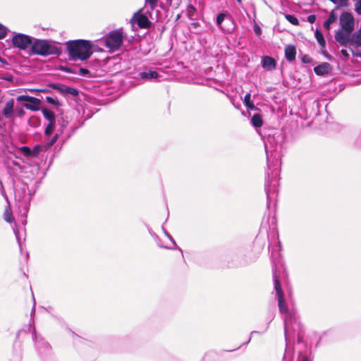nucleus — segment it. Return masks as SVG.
Wrapping results in <instances>:
<instances>
[{
  "label": "nucleus",
  "instance_id": "f257e3e1",
  "mask_svg": "<svg viewBox=\"0 0 361 361\" xmlns=\"http://www.w3.org/2000/svg\"><path fill=\"white\" fill-rule=\"evenodd\" d=\"M274 283L278 298L279 311L284 315V335L286 342V348L282 361H293V352L288 348V343L290 338L294 337L296 334L298 335V343H300V323L296 313L294 311H289L288 309L287 304L283 298V293L281 287L279 276L277 274L276 270L274 271ZM297 361H312L310 352L307 349H305L303 352L300 351Z\"/></svg>",
  "mask_w": 361,
  "mask_h": 361
},
{
  "label": "nucleus",
  "instance_id": "f03ea898",
  "mask_svg": "<svg viewBox=\"0 0 361 361\" xmlns=\"http://www.w3.org/2000/svg\"><path fill=\"white\" fill-rule=\"evenodd\" d=\"M67 48L71 59L73 61H86L92 55V46L90 42L85 39L70 41L67 43Z\"/></svg>",
  "mask_w": 361,
  "mask_h": 361
},
{
  "label": "nucleus",
  "instance_id": "7ed1b4c3",
  "mask_svg": "<svg viewBox=\"0 0 361 361\" xmlns=\"http://www.w3.org/2000/svg\"><path fill=\"white\" fill-rule=\"evenodd\" d=\"M31 51L34 54L47 56L49 55L59 56L60 49L47 40L36 39L31 46Z\"/></svg>",
  "mask_w": 361,
  "mask_h": 361
},
{
  "label": "nucleus",
  "instance_id": "20e7f679",
  "mask_svg": "<svg viewBox=\"0 0 361 361\" xmlns=\"http://www.w3.org/2000/svg\"><path fill=\"white\" fill-rule=\"evenodd\" d=\"M125 35L121 29L111 31L106 36L101 39L104 44L111 51H115L121 47Z\"/></svg>",
  "mask_w": 361,
  "mask_h": 361
},
{
  "label": "nucleus",
  "instance_id": "39448f33",
  "mask_svg": "<svg viewBox=\"0 0 361 361\" xmlns=\"http://www.w3.org/2000/svg\"><path fill=\"white\" fill-rule=\"evenodd\" d=\"M14 195L16 201L19 202V207L26 209L32 195L28 185L23 182L14 183Z\"/></svg>",
  "mask_w": 361,
  "mask_h": 361
},
{
  "label": "nucleus",
  "instance_id": "423d86ee",
  "mask_svg": "<svg viewBox=\"0 0 361 361\" xmlns=\"http://www.w3.org/2000/svg\"><path fill=\"white\" fill-rule=\"evenodd\" d=\"M264 145L269 169L271 170L272 166L281 165V145L273 147L265 142Z\"/></svg>",
  "mask_w": 361,
  "mask_h": 361
},
{
  "label": "nucleus",
  "instance_id": "0eeeda50",
  "mask_svg": "<svg viewBox=\"0 0 361 361\" xmlns=\"http://www.w3.org/2000/svg\"><path fill=\"white\" fill-rule=\"evenodd\" d=\"M28 330L32 334L35 346L38 352L42 355L49 354L51 350V345L39 334H37L35 327H32L30 324L28 326Z\"/></svg>",
  "mask_w": 361,
  "mask_h": 361
},
{
  "label": "nucleus",
  "instance_id": "6e6552de",
  "mask_svg": "<svg viewBox=\"0 0 361 361\" xmlns=\"http://www.w3.org/2000/svg\"><path fill=\"white\" fill-rule=\"evenodd\" d=\"M278 171L276 169H273L271 171V178L270 179L269 174L268 173V179L265 185V191L267 200H269L274 194L277 192V188L279 185V179L277 178Z\"/></svg>",
  "mask_w": 361,
  "mask_h": 361
},
{
  "label": "nucleus",
  "instance_id": "1a4fd4ad",
  "mask_svg": "<svg viewBox=\"0 0 361 361\" xmlns=\"http://www.w3.org/2000/svg\"><path fill=\"white\" fill-rule=\"evenodd\" d=\"M32 44L31 37L25 34L18 33L12 38L13 47L22 50L27 49L30 46H32Z\"/></svg>",
  "mask_w": 361,
  "mask_h": 361
},
{
  "label": "nucleus",
  "instance_id": "9d476101",
  "mask_svg": "<svg viewBox=\"0 0 361 361\" xmlns=\"http://www.w3.org/2000/svg\"><path fill=\"white\" fill-rule=\"evenodd\" d=\"M142 10V9H140L134 13L133 16L131 18V23H136L140 28H149L152 25V23L149 21L146 14H149V16H151V12L147 10L145 14H143L141 13Z\"/></svg>",
  "mask_w": 361,
  "mask_h": 361
},
{
  "label": "nucleus",
  "instance_id": "9b49d317",
  "mask_svg": "<svg viewBox=\"0 0 361 361\" xmlns=\"http://www.w3.org/2000/svg\"><path fill=\"white\" fill-rule=\"evenodd\" d=\"M269 248H271V259L272 262V269L273 271L274 270L276 271L277 274L279 276V271L277 270L278 265L282 264V261L281 258L280 250L281 245L280 243H275L271 246H269Z\"/></svg>",
  "mask_w": 361,
  "mask_h": 361
},
{
  "label": "nucleus",
  "instance_id": "f8f14e48",
  "mask_svg": "<svg viewBox=\"0 0 361 361\" xmlns=\"http://www.w3.org/2000/svg\"><path fill=\"white\" fill-rule=\"evenodd\" d=\"M340 24L341 29L347 34H350L354 29V19L352 15L345 12L340 16Z\"/></svg>",
  "mask_w": 361,
  "mask_h": 361
},
{
  "label": "nucleus",
  "instance_id": "ddd939ff",
  "mask_svg": "<svg viewBox=\"0 0 361 361\" xmlns=\"http://www.w3.org/2000/svg\"><path fill=\"white\" fill-rule=\"evenodd\" d=\"M18 102H29L32 103V104H25L24 106L27 109H30L32 111H37L38 110L37 105L40 104V100L37 98L29 96V95H20L17 97Z\"/></svg>",
  "mask_w": 361,
  "mask_h": 361
},
{
  "label": "nucleus",
  "instance_id": "4468645a",
  "mask_svg": "<svg viewBox=\"0 0 361 361\" xmlns=\"http://www.w3.org/2000/svg\"><path fill=\"white\" fill-rule=\"evenodd\" d=\"M262 66L266 71H273L276 68V63L274 58L265 56L262 59Z\"/></svg>",
  "mask_w": 361,
  "mask_h": 361
},
{
  "label": "nucleus",
  "instance_id": "2eb2a0df",
  "mask_svg": "<svg viewBox=\"0 0 361 361\" xmlns=\"http://www.w3.org/2000/svg\"><path fill=\"white\" fill-rule=\"evenodd\" d=\"M331 71V66L327 62H324L314 68V71L317 75L324 76L329 74Z\"/></svg>",
  "mask_w": 361,
  "mask_h": 361
},
{
  "label": "nucleus",
  "instance_id": "dca6fc26",
  "mask_svg": "<svg viewBox=\"0 0 361 361\" xmlns=\"http://www.w3.org/2000/svg\"><path fill=\"white\" fill-rule=\"evenodd\" d=\"M296 48L294 45H288L285 48V57L288 61L292 62L295 59Z\"/></svg>",
  "mask_w": 361,
  "mask_h": 361
},
{
  "label": "nucleus",
  "instance_id": "f3484780",
  "mask_svg": "<svg viewBox=\"0 0 361 361\" xmlns=\"http://www.w3.org/2000/svg\"><path fill=\"white\" fill-rule=\"evenodd\" d=\"M139 75L140 78L146 80H155L159 78L157 72L152 70L141 72Z\"/></svg>",
  "mask_w": 361,
  "mask_h": 361
},
{
  "label": "nucleus",
  "instance_id": "a211bd4d",
  "mask_svg": "<svg viewBox=\"0 0 361 361\" xmlns=\"http://www.w3.org/2000/svg\"><path fill=\"white\" fill-rule=\"evenodd\" d=\"M14 106V100L13 99L8 101L3 109V114L6 118L11 117Z\"/></svg>",
  "mask_w": 361,
  "mask_h": 361
},
{
  "label": "nucleus",
  "instance_id": "6ab92c4d",
  "mask_svg": "<svg viewBox=\"0 0 361 361\" xmlns=\"http://www.w3.org/2000/svg\"><path fill=\"white\" fill-rule=\"evenodd\" d=\"M251 123L255 128H259L263 124L262 116L259 114H254L251 118Z\"/></svg>",
  "mask_w": 361,
  "mask_h": 361
},
{
  "label": "nucleus",
  "instance_id": "aec40b11",
  "mask_svg": "<svg viewBox=\"0 0 361 361\" xmlns=\"http://www.w3.org/2000/svg\"><path fill=\"white\" fill-rule=\"evenodd\" d=\"M350 34H347L345 30L341 29L336 32L335 37L336 39L341 44L343 43L347 40L348 36Z\"/></svg>",
  "mask_w": 361,
  "mask_h": 361
},
{
  "label": "nucleus",
  "instance_id": "412c9836",
  "mask_svg": "<svg viewBox=\"0 0 361 361\" xmlns=\"http://www.w3.org/2000/svg\"><path fill=\"white\" fill-rule=\"evenodd\" d=\"M42 114L49 123H55V114L53 111L47 109H43Z\"/></svg>",
  "mask_w": 361,
  "mask_h": 361
},
{
  "label": "nucleus",
  "instance_id": "4be33fe9",
  "mask_svg": "<svg viewBox=\"0 0 361 361\" xmlns=\"http://www.w3.org/2000/svg\"><path fill=\"white\" fill-rule=\"evenodd\" d=\"M244 104L247 107V110H254L256 109V107L253 102L251 101V94L250 92L247 93L244 97Z\"/></svg>",
  "mask_w": 361,
  "mask_h": 361
},
{
  "label": "nucleus",
  "instance_id": "5701e85b",
  "mask_svg": "<svg viewBox=\"0 0 361 361\" xmlns=\"http://www.w3.org/2000/svg\"><path fill=\"white\" fill-rule=\"evenodd\" d=\"M336 16L334 11H331L329 14V16L326 20L324 22V27L329 30L330 28V25L334 23L336 20Z\"/></svg>",
  "mask_w": 361,
  "mask_h": 361
},
{
  "label": "nucleus",
  "instance_id": "b1692460",
  "mask_svg": "<svg viewBox=\"0 0 361 361\" xmlns=\"http://www.w3.org/2000/svg\"><path fill=\"white\" fill-rule=\"evenodd\" d=\"M314 35H315V37L317 40L318 44L322 48H324L326 46V42H325V39L323 36V34L319 30H316Z\"/></svg>",
  "mask_w": 361,
  "mask_h": 361
},
{
  "label": "nucleus",
  "instance_id": "393cba45",
  "mask_svg": "<svg viewBox=\"0 0 361 361\" xmlns=\"http://www.w3.org/2000/svg\"><path fill=\"white\" fill-rule=\"evenodd\" d=\"M196 13V8L192 4H189L186 8V13L189 18L192 19Z\"/></svg>",
  "mask_w": 361,
  "mask_h": 361
},
{
  "label": "nucleus",
  "instance_id": "a878e982",
  "mask_svg": "<svg viewBox=\"0 0 361 361\" xmlns=\"http://www.w3.org/2000/svg\"><path fill=\"white\" fill-rule=\"evenodd\" d=\"M285 18L292 25H299V20L298 19L293 15L290 14H286Z\"/></svg>",
  "mask_w": 361,
  "mask_h": 361
},
{
  "label": "nucleus",
  "instance_id": "bb28decb",
  "mask_svg": "<svg viewBox=\"0 0 361 361\" xmlns=\"http://www.w3.org/2000/svg\"><path fill=\"white\" fill-rule=\"evenodd\" d=\"M333 4H336L337 7H347L348 6L349 0H329Z\"/></svg>",
  "mask_w": 361,
  "mask_h": 361
},
{
  "label": "nucleus",
  "instance_id": "cd10ccee",
  "mask_svg": "<svg viewBox=\"0 0 361 361\" xmlns=\"http://www.w3.org/2000/svg\"><path fill=\"white\" fill-rule=\"evenodd\" d=\"M62 92L70 94L73 96L78 95V91L76 89L71 87H66L64 89L62 90Z\"/></svg>",
  "mask_w": 361,
  "mask_h": 361
},
{
  "label": "nucleus",
  "instance_id": "c85d7f7f",
  "mask_svg": "<svg viewBox=\"0 0 361 361\" xmlns=\"http://www.w3.org/2000/svg\"><path fill=\"white\" fill-rule=\"evenodd\" d=\"M55 126V123H49L47 126L44 131V134L46 136H49L51 134Z\"/></svg>",
  "mask_w": 361,
  "mask_h": 361
},
{
  "label": "nucleus",
  "instance_id": "c756f323",
  "mask_svg": "<svg viewBox=\"0 0 361 361\" xmlns=\"http://www.w3.org/2000/svg\"><path fill=\"white\" fill-rule=\"evenodd\" d=\"M226 15L224 13H219L216 17V25L222 29L221 24L224 20Z\"/></svg>",
  "mask_w": 361,
  "mask_h": 361
},
{
  "label": "nucleus",
  "instance_id": "7c9ffc66",
  "mask_svg": "<svg viewBox=\"0 0 361 361\" xmlns=\"http://www.w3.org/2000/svg\"><path fill=\"white\" fill-rule=\"evenodd\" d=\"M355 2V12L361 16V0H353Z\"/></svg>",
  "mask_w": 361,
  "mask_h": 361
},
{
  "label": "nucleus",
  "instance_id": "2f4dec72",
  "mask_svg": "<svg viewBox=\"0 0 361 361\" xmlns=\"http://www.w3.org/2000/svg\"><path fill=\"white\" fill-rule=\"evenodd\" d=\"M158 0H145V4L149 6L151 11L157 6Z\"/></svg>",
  "mask_w": 361,
  "mask_h": 361
},
{
  "label": "nucleus",
  "instance_id": "473e14b6",
  "mask_svg": "<svg viewBox=\"0 0 361 361\" xmlns=\"http://www.w3.org/2000/svg\"><path fill=\"white\" fill-rule=\"evenodd\" d=\"M58 139V135L56 134L55 135H54L51 140H49L47 143L46 144V147L47 148H49L50 147H51L57 140Z\"/></svg>",
  "mask_w": 361,
  "mask_h": 361
},
{
  "label": "nucleus",
  "instance_id": "72a5a7b5",
  "mask_svg": "<svg viewBox=\"0 0 361 361\" xmlns=\"http://www.w3.org/2000/svg\"><path fill=\"white\" fill-rule=\"evenodd\" d=\"M7 33V28L0 23V39H3L6 37Z\"/></svg>",
  "mask_w": 361,
  "mask_h": 361
},
{
  "label": "nucleus",
  "instance_id": "f704fd0d",
  "mask_svg": "<svg viewBox=\"0 0 361 361\" xmlns=\"http://www.w3.org/2000/svg\"><path fill=\"white\" fill-rule=\"evenodd\" d=\"M46 101L50 104H54V105H56V106H58L59 104V101L52 97H49V96L47 97Z\"/></svg>",
  "mask_w": 361,
  "mask_h": 361
},
{
  "label": "nucleus",
  "instance_id": "c9c22d12",
  "mask_svg": "<svg viewBox=\"0 0 361 361\" xmlns=\"http://www.w3.org/2000/svg\"><path fill=\"white\" fill-rule=\"evenodd\" d=\"M20 151L26 156H30L32 153L30 148L27 146L20 147Z\"/></svg>",
  "mask_w": 361,
  "mask_h": 361
},
{
  "label": "nucleus",
  "instance_id": "e433bc0d",
  "mask_svg": "<svg viewBox=\"0 0 361 361\" xmlns=\"http://www.w3.org/2000/svg\"><path fill=\"white\" fill-rule=\"evenodd\" d=\"M162 230H163L165 235L172 242V243L174 245H176V243L175 240H173V238H172V236L166 231V229L163 226H162Z\"/></svg>",
  "mask_w": 361,
  "mask_h": 361
},
{
  "label": "nucleus",
  "instance_id": "4c0bfd02",
  "mask_svg": "<svg viewBox=\"0 0 361 361\" xmlns=\"http://www.w3.org/2000/svg\"><path fill=\"white\" fill-rule=\"evenodd\" d=\"M301 60L304 63H310L312 62V59L308 55L302 56Z\"/></svg>",
  "mask_w": 361,
  "mask_h": 361
},
{
  "label": "nucleus",
  "instance_id": "58836bf2",
  "mask_svg": "<svg viewBox=\"0 0 361 361\" xmlns=\"http://www.w3.org/2000/svg\"><path fill=\"white\" fill-rule=\"evenodd\" d=\"M78 71L80 75L83 76L87 75L90 73V71L87 69L83 68H80Z\"/></svg>",
  "mask_w": 361,
  "mask_h": 361
},
{
  "label": "nucleus",
  "instance_id": "ea45409f",
  "mask_svg": "<svg viewBox=\"0 0 361 361\" xmlns=\"http://www.w3.org/2000/svg\"><path fill=\"white\" fill-rule=\"evenodd\" d=\"M316 20V16L315 15H310L307 16V21L310 23H314Z\"/></svg>",
  "mask_w": 361,
  "mask_h": 361
},
{
  "label": "nucleus",
  "instance_id": "a19ab883",
  "mask_svg": "<svg viewBox=\"0 0 361 361\" xmlns=\"http://www.w3.org/2000/svg\"><path fill=\"white\" fill-rule=\"evenodd\" d=\"M254 31L256 35H261L262 30L261 28L259 26H255L254 27Z\"/></svg>",
  "mask_w": 361,
  "mask_h": 361
},
{
  "label": "nucleus",
  "instance_id": "79ce46f5",
  "mask_svg": "<svg viewBox=\"0 0 361 361\" xmlns=\"http://www.w3.org/2000/svg\"><path fill=\"white\" fill-rule=\"evenodd\" d=\"M341 54H342L343 56H346V57H348V56H349V54H348V53L347 50H345V49H342V50H341Z\"/></svg>",
  "mask_w": 361,
  "mask_h": 361
},
{
  "label": "nucleus",
  "instance_id": "37998d69",
  "mask_svg": "<svg viewBox=\"0 0 361 361\" xmlns=\"http://www.w3.org/2000/svg\"><path fill=\"white\" fill-rule=\"evenodd\" d=\"M14 233H15V235H16V239L19 243V245L20 246V240H19V237H18V233L16 232V231H14Z\"/></svg>",
  "mask_w": 361,
  "mask_h": 361
},
{
  "label": "nucleus",
  "instance_id": "c03bdc74",
  "mask_svg": "<svg viewBox=\"0 0 361 361\" xmlns=\"http://www.w3.org/2000/svg\"><path fill=\"white\" fill-rule=\"evenodd\" d=\"M5 220L8 222H11V219L10 216H8V215L5 216Z\"/></svg>",
  "mask_w": 361,
  "mask_h": 361
},
{
  "label": "nucleus",
  "instance_id": "a18cd8bd",
  "mask_svg": "<svg viewBox=\"0 0 361 361\" xmlns=\"http://www.w3.org/2000/svg\"><path fill=\"white\" fill-rule=\"evenodd\" d=\"M66 71L71 73H75V72L72 71L71 68H66Z\"/></svg>",
  "mask_w": 361,
  "mask_h": 361
},
{
  "label": "nucleus",
  "instance_id": "49530a36",
  "mask_svg": "<svg viewBox=\"0 0 361 361\" xmlns=\"http://www.w3.org/2000/svg\"><path fill=\"white\" fill-rule=\"evenodd\" d=\"M274 319V314H271L269 317V322Z\"/></svg>",
  "mask_w": 361,
  "mask_h": 361
},
{
  "label": "nucleus",
  "instance_id": "de8ad7c7",
  "mask_svg": "<svg viewBox=\"0 0 361 361\" xmlns=\"http://www.w3.org/2000/svg\"><path fill=\"white\" fill-rule=\"evenodd\" d=\"M159 245V247H161L167 248V249H169V247H168L163 246V245Z\"/></svg>",
  "mask_w": 361,
  "mask_h": 361
},
{
  "label": "nucleus",
  "instance_id": "09e8293b",
  "mask_svg": "<svg viewBox=\"0 0 361 361\" xmlns=\"http://www.w3.org/2000/svg\"><path fill=\"white\" fill-rule=\"evenodd\" d=\"M0 185L3 188V183H2V181L1 180H0Z\"/></svg>",
  "mask_w": 361,
  "mask_h": 361
},
{
  "label": "nucleus",
  "instance_id": "8fccbe9b",
  "mask_svg": "<svg viewBox=\"0 0 361 361\" xmlns=\"http://www.w3.org/2000/svg\"><path fill=\"white\" fill-rule=\"evenodd\" d=\"M239 4H241L242 0H236Z\"/></svg>",
  "mask_w": 361,
  "mask_h": 361
},
{
  "label": "nucleus",
  "instance_id": "3c124183",
  "mask_svg": "<svg viewBox=\"0 0 361 361\" xmlns=\"http://www.w3.org/2000/svg\"><path fill=\"white\" fill-rule=\"evenodd\" d=\"M35 312V306L33 307L32 308V314Z\"/></svg>",
  "mask_w": 361,
  "mask_h": 361
},
{
  "label": "nucleus",
  "instance_id": "603ef678",
  "mask_svg": "<svg viewBox=\"0 0 361 361\" xmlns=\"http://www.w3.org/2000/svg\"><path fill=\"white\" fill-rule=\"evenodd\" d=\"M30 91H32V92H33V91H37V90L32 89V90H30Z\"/></svg>",
  "mask_w": 361,
  "mask_h": 361
},
{
  "label": "nucleus",
  "instance_id": "864d4df0",
  "mask_svg": "<svg viewBox=\"0 0 361 361\" xmlns=\"http://www.w3.org/2000/svg\"><path fill=\"white\" fill-rule=\"evenodd\" d=\"M250 339H251V338H250L248 339V341H247L246 343H249V342L250 341Z\"/></svg>",
  "mask_w": 361,
  "mask_h": 361
}]
</instances>
